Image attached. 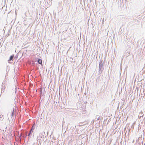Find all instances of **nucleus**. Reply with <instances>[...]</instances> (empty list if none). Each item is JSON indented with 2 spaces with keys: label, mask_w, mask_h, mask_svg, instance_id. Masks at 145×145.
Masks as SVG:
<instances>
[{
  "label": "nucleus",
  "mask_w": 145,
  "mask_h": 145,
  "mask_svg": "<svg viewBox=\"0 0 145 145\" xmlns=\"http://www.w3.org/2000/svg\"><path fill=\"white\" fill-rule=\"evenodd\" d=\"M99 63L98 72L99 74H101L104 69V62H103V60L102 58L100 59Z\"/></svg>",
  "instance_id": "nucleus-1"
},
{
  "label": "nucleus",
  "mask_w": 145,
  "mask_h": 145,
  "mask_svg": "<svg viewBox=\"0 0 145 145\" xmlns=\"http://www.w3.org/2000/svg\"><path fill=\"white\" fill-rule=\"evenodd\" d=\"M1 92H3L5 90V82H3L2 83V86L1 89Z\"/></svg>",
  "instance_id": "nucleus-2"
},
{
  "label": "nucleus",
  "mask_w": 145,
  "mask_h": 145,
  "mask_svg": "<svg viewBox=\"0 0 145 145\" xmlns=\"http://www.w3.org/2000/svg\"><path fill=\"white\" fill-rule=\"evenodd\" d=\"M39 136L40 138H44L45 139V140L44 139H42L43 141H44V142H45L47 138L46 136H44V135L43 133H40L39 134Z\"/></svg>",
  "instance_id": "nucleus-3"
},
{
  "label": "nucleus",
  "mask_w": 145,
  "mask_h": 145,
  "mask_svg": "<svg viewBox=\"0 0 145 145\" xmlns=\"http://www.w3.org/2000/svg\"><path fill=\"white\" fill-rule=\"evenodd\" d=\"M36 61L39 64H40L42 66V60L41 59L37 58L36 59Z\"/></svg>",
  "instance_id": "nucleus-4"
},
{
  "label": "nucleus",
  "mask_w": 145,
  "mask_h": 145,
  "mask_svg": "<svg viewBox=\"0 0 145 145\" xmlns=\"http://www.w3.org/2000/svg\"><path fill=\"white\" fill-rule=\"evenodd\" d=\"M14 55H12L10 57L9 59L8 60V61L9 63V61H11L12 60L14 57Z\"/></svg>",
  "instance_id": "nucleus-5"
},
{
  "label": "nucleus",
  "mask_w": 145,
  "mask_h": 145,
  "mask_svg": "<svg viewBox=\"0 0 145 145\" xmlns=\"http://www.w3.org/2000/svg\"><path fill=\"white\" fill-rule=\"evenodd\" d=\"M32 133L31 132H29L27 136L28 137V138H30L31 137V136L32 135Z\"/></svg>",
  "instance_id": "nucleus-6"
},
{
  "label": "nucleus",
  "mask_w": 145,
  "mask_h": 145,
  "mask_svg": "<svg viewBox=\"0 0 145 145\" xmlns=\"http://www.w3.org/2000/svg\"><path fill=\"white\" fill-rule=\"evenodd\" d=\"M43 93H42V90H40V96L41 97H42V96H43Z\"/></svg>",
  "instance_id": "nucleus-7"
},
{
  "label": "nucleus",
  "mask_w": 145,
  "mask_h": 145,
  "mask_svg": "<svg viewBox=\"0 0 145 145\" xmlns=\"http://www.w3.org/2000/svg\"><path fill=\"white\" fill-rule=\"evenodd\" d=\"M4 119L3 116L2 115H0V120H2Z\"/></svg>",
  "instance_id": "nucleus-8"
},
{
  "label": "nucleus",
  "mask_w": 145,
  "mask_h": 145,
  "mask_svg": "<svg viewBox=\"0 0 145 145\" xmlns=\"http://www.w3.org/2000/svg\"><path fill=\"white\" fill-rule=\"evenodd\" d=\"M14 110L13 109V111L12 112L11 115H12V117H13L14 118L13 116H14Z\"/></svg>",
  "instance_id": "nucleus-9"
},
{
  "label": "nucleus",
  "mask_w": 145,
  "mask_h": 145,
  "mask_svg": "<svg viewBox=\"0 0 145 145\" xmlns=\"http://www.w3.org/2000/svg\"><path fill=\"white\" fill-rule=\"evenodd\" d=\"M35 124H34L32 126V127L31 128V129H33V130H34V129H35Z\"/></svg>",
  "instance_id": "nucleus-10"
},
{
  "label": "nucleus",
  "mask_w": 145,
  "mask_h": 145,
  "mask_svg": "<svg viewBox=\"0 0 145 145\" xmlns=\"http://www.w3.org/2000/svg\"><path fill=\"white\" fill-rule=\"evenodd\" d=\"M33 130L32 129H30V131H29V132H31L32 133H33Z\"/></svg>",
  "instance_id": "nucleus-11"
},
{
  "label": "nucleus",
  "mask_w": 145,
  "mask_h": 145,
  "mask_svg": "<svg viewBox=\"0 0 145 145\" xmlns=\"http://www.w3.org/2000/svg\"><path fill=\"white\" fill-rule=\"evenodd\" d=\"M100 117H99L97 119V120H100Z\"/></svg>",
  "instance_id": "nucleus-12"
},
{
  "label": "nucleus",
  "mask_w": 145,
  "mask_h": 145,
  "mask_svg": "<svg viewBox=\"0 0 145 145\" xmlns=\"http://www.w3.org/2000/svg\"><path fill=\"white\" fill-rule=\"evenodd\" d=\"M38 138H39V137H37V140H38ZM38 140H39V139H38Z\"/></svg>",
  "instance_id": "nucleus-13"
},
{
  "label": "nucleus",
  "mask_w": 145,
  "mask_h": 145,
  "mask_svg": "<svg viewBox=\"0 0 145 145\" xmlns=\"http://www.w3.org/2000/svg\"><path fill=\"white\" fill-rule=\"evenodd\" d=\"M27 135H26L25 136V137H24L25 138H26V137H27Z\"/></svg>",
  "instance_id": "nucleus-14"
},
{
  "label": "nucleus",
  "mask_w": 145,
  "mask_h": 145,
  "mask_svg": "<svg viewBox=\"0 0 145 145\" xmlns=\"http://www.w3.org/2000/svg\"><path fill=\"white\" fill-rule=\"evenodd\" d=\"M43 139L45 140V138H42Z\"/></svg>",
  "instance_id": "nucleus-15"
},
{
  "label": "nucleus",
  "mask_w": 145,
  "mask_h": 145,
  "mask_svg": "<svg viewBox=\"0 0 145 145\" xmlns=\"http://www.w3.org/2000/svg\"><path fill=\"white\" fill-rule=\"evenodd\" d=\"M39 144H40V141L39 140Z\"/></svg>",
  "instance_id": "nucleus-16"
},
{
  "label": "nucleus",
  "mask_w": 145,
  "mask_h": 145,
  "mask_svg": "<svg viewBox=\"0 0 145 145\" xmlns=\"http://www.w3.org/2000/svg\"><path fill=\"white\" fill-rule=\"evenodd\" d=\"M97 116H98V115H97V116H96V117H97Z\"/></svg>",
  "instance_id": "nucleus-17"
},
{
  "label": "nucleus",
  "mask_w": 145,
  "mask_h": 145,
  "mask_svg": "<svg viewBox=\"0 0 145 145\" xmlns=\"http://www.w3.org/2000/svg\"><path fill=\"white\" fill-rule=\"evenodd\" d=\"M8 120H9V118H8Z\"/></svg>",
  "instance_id": "nucleus-18"
}]
</instances>
